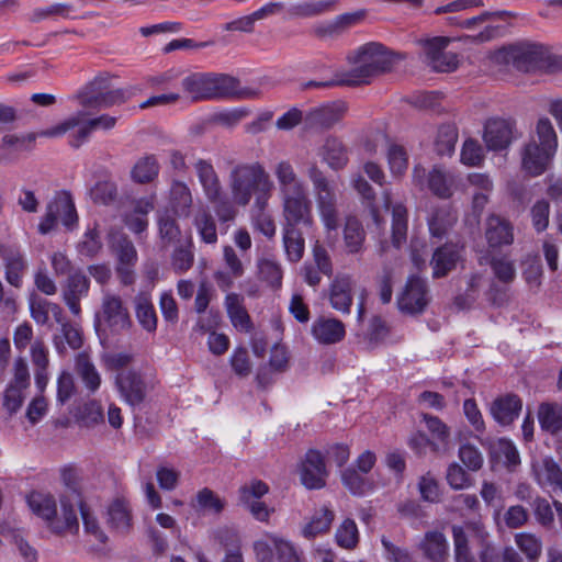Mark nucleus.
Returning <instances> with one entry per match:
<instances>
[{"label":"nucleus","instance_id":"473e14b6","mask_svg":"<svg viewBox=\"0 0 562 562\" xmlns=\"http://www.w3.org/2000/svg\"><path fill=\"white\" fill-rule=\"evenodd\" d=\"M344 246L347 254L356 255L364 248L366 231L355 216H348L344 226Z\"/></svg>","mask_w":562,"mask_h":562},{"label":"nucleus","instance_id":"58836bf2","mask_svg":"<svg viewBox=\"0 0 562 562\" xmlns=\"http://www.w3.org/2000/svg\"><path fill=\"white\" fill-rule=\"evenodd\" d=\"M170 202L175 213L188 217L192 206V194L189 187L181 181H175L170 189Z\"/></svg>","mask_w":562,"mask_h":562},{"label":"nucleus","instance_id":"37998d69","mask_svg":"<svg viewBox=\"0 0 562 562\" xmlns=\"http://www.w3.org/2000/svg\"><path fill=\"white\" fill-rule=\"evenodd\" d=\"M76 371L87 389L91 392H95L99 389L101 384L100 374L87 355H78L76 359Z\"/></svg>","mask_w":562,"mask_h":562},{"label":"nucleus","instance_id":"a19ab883","mask_svg":"<svg viewBox=\"0 0 562 562\" xmlns=\"http://www.w3.org/2000/svg\"><path fill=\"white\" fill-rule=\"evenodd\" d=\"M490 454L493 459L503 462L507 467L519 464V453L514 443L507 439H497L490 443Z\"/></svg>","mask_w":562,"mask_h":562},{"label":"nucleus","instance_id":"4be33fe9","mask_svg":"<svg viewBox=\"0 0 562 562\" xmlns=\"http://www.w3.org/2000/svg\"><path fill=\"white\" fill-rule=\"evenodd\" d=\"M513 138V125L506 120L492 119L485 123L483 139L491 150L507 148Z\"/></svg>","mask_w":562,"mask_h":562},{"label":"nucleus","instance_id":"a211bd4d","mask_svg":"<svg viewBox=\"0 0 562 562\" xmlns=\"http://www.w3.org/2000/svg\"><path fill=\"white\" fill-rule=\"evenodd\" d=\"M90 290V280L81 271H76L67 277L61 284V297L69 311L75 316H80V301L87 296Z\"/></svg>","mask_w":562,"mask_h":562},{"label":"nucleus","instance_id":"423d86ee","mask_svg":"<svg viewBox=\"0 0 562 562\" xmlns=\"http://www.w3.org/2000/svg\"><path fill=\"white\" fill-rule=\"evenodd\" d=\"M282 214L312 212V201L304 180L297 175L289 160H281L273 167Z\"/></svg>","mask_w":562,"mask_h":562},{"label":"nucleus","instance_id":"f03ea898","mask_svg":"<svg viewBox=\"0 0 562 562\" xmlns=\"http://www.w3.org/2000/svg\"><path fill=\"white\" fill-rule=\"evenodd\" d=\"M181 87L186 97L192 102L227 98H256L252 89H240L238 79L216 72H193L184 77Z\"/></svg>","mask_w":562,"mask_h":562},{"label":"nucleus","instance_id":"13d9d810","mask_svg":"<svg viewBox=\"0 0 562 562\" xmlns=\"http://www.w3.org/2000/svg\"><path fill=\"white\" fill-rule=\"evenodd\" d=\"M456 562H476L471 554L468 537L460 526L452 527Z\"/></svg>","mask_w":562,"mask_h":562},{"label":"nucleus","instance_id":"bb28decb","mask_svg":"<svg viewBox=\"0 0 562 562\" xmlns=\"http://www.w3.org/2000/svg\"><path fill=\"white\" fill-rule=\"evenodd\" d=\"M0 257L5 262V279L7 281L19 288L23 271L26 268V263L20 250L14 246L0 244Z\"/></svg>","mask_w":562,"mask_h":562},{"label":"nucleus","instance_id":"6e6552de","mask_svg":"<svg viewBox=\"0 0 562 562\" xmlns=\"http://www.w3.org/2000/svg\"><path fill=\"white\" fill-rule=\"evenodd\" d=\"M307 177L312 182L316 209L322 223L328 232L336 231L340 223V212L334 183L316 164L310 165Z\"/></svg>","mask_w":562,"mask_h":562},{"label":"nucleus","instance_id":"69168bd1","mask_svg":"<svg viewBox=\"0 0 562 562\" xmlns=\"http://www.w3.org/2000/svg\"><path fill=\"white\" fill-rule=\"evenodd\" d=\"M423 419L434 438H436L442 448L446 449L450 439L449 427L437 416L423 414Z\"/></svg>","mask_w":562,"mask_h":562},{"label":"nucleus","instance_id":"cd10ccee","mask_svg":"<svg viewBox=\"0 0 562 562\" xmlns=\"http://www.w3.org/2000/svg\"><path fill=\"white\" fill-rule=\"evenodd\" d=\"M318 154L323 161L333 170L345 168L349 161L347 147L336 137H327Z\"/></svg>","mask_w":562,"mask_h":562},{"label":"nucleus","instance_id":"f704fd0d","mask_svg":"<svg viewBox=\"0 0 562 562\" xmlns=\"http://www.w3.org/2000/svg\"><path fill=\"white\" fill-rule=\"evenodd\" d=\"M194 169L205 196H216L218 190L223 188L213 165L209 160L198 159L194 164Z\"/></svg>","mask_w":562,"mask_h":562},{"label":"nucleus","instance_id":"e433bc0d","mask_svg":"<svg viewBox=\"0 0 562 562\" xmlns=\"http://www.w3.org/2000/svg\"><path fill=\"white\" fill-rule=\"evenodd\" d=\"M135 314L146 331L154 333L157 329V315L148 294L139 293L135 296Z\"/></svg>","mask_w":562,"mask_h":562},{"label":"nucleus","instance_id":"2f4dec72","mask_svg":"<svg viewBox=\"0 0 562 562\" xmlns=\"http://www.w3.org/2000/svg\"><path fill=\"white\" fill-rule=\"evenodd\" d=\"M225 307L233 326L245 333L252 329V323L248 312L243 305V297L237 293H229L225 297Z\"/></svg>","mask_w":562,"mask_h":562},{"label":"nucleus","instance_id":"39448f33","mask_svg":"<svg viewBox=\"0 0 562 562\" xmlns=\"http://www.w3.org/2000/svg\"><path fill=\"white\" fill-rule=\"evenodd\" d=\"M61 515H57L56 501L50 494L32 493L27 503L31 510L47 522L48 529L58 536L67 532L77 535L79 520L75 508L71 507V499L68 496H60Z\"/></svg>","mask_w":562,"mask_h":562},{"label":"nucleus","instance_id":"9d476101","mask_svg":"<svg viewBox=\"0 0 562 562\" xmlns=\"http://www.w3.org/2000/svg\"><path fill=\"white\" fill-rule=\"evenodd\" d=\"M81 122V116H69L59 124L41 131L38 133H27L23 135L7 134L0 143V165H10L18 159V153L22 150H31L33 144L38 136L55 138L74 130Z\"/></svg>","mask_w":562,"mask_h":562},{"label":"nucleus","instance_id":"b1692460","mask_svg":"<svg viewBox=\"0 0 562 562\" xmlns=\"http://www.w3.org/2000/svg\"><path fill=\"white\" fill-rule=\"evenodd\" d=\"M532 472L539 485L562 493V470L552 458H542L535 461Z\"/></svg>","mask_w":562,"mask_h":562},{"label":"nucleus","instance_id":"bf43d9fd","mask_svg":"<svg viewBox=\"0 0 562 562\" xmlns=\"http://www.w3.org/2000/svg\"><path fill=\"white\" fill-rule=\"evenodd\" d=\"M61 480L66 486V491L60 496H68L71 499V507L83 502L79 492V477L77 471L74 469H64L61 472Z\"/></svg>","mask_w":562,"mask_h":562},{"label":"nucleus","instance_id":"1a4fd4ad","mask_svg":"<svg viewBox=\"0 0 562 562\" xmlns=\"http://www.w3.org/2000/svg\"><path fill=\"white\" fill-rule=\"evenodd\" d=\"M113 76L103 72L89 81L76 95L85 110H100L126 102L132 93L128 89L112 88Z\"/></svg>","mask_w":562,"mask_h":562},{"label":"nucleus","instance_id":"393cba45","mask_svg":"<svg viewBox=\"0 0 562 562\" xmlns=\"http://www.w3.org/2000/svg\"><path fill=\"white\" fill-rule=\"evenodd\" d=\"M522 408L521 400L515 394H506L495 398L490 412L493 418L503 426L510 425Z\"/></svg>","mask_w":562,"mask_h":562},{"label":"nucleus","instance_id":"2eb2a0df","mask_svg":"<svg viewBox=\"0 0 562 562\" xmlns=\"http://www.w3.org/2000/svg\"><path fill=\"white\" fill-rule=\"evenodd\" d=\"M429 301V289L426 281L418 277H409L397 299V306L405 314L417 315L425 311Z\"/></svg>","mask_w":562,"mask_h":562},{"label":"nucleus","instance_id":"c9c22d12","mask_svg":"<svg viewBox=\"0 0 562 562\" xmlns=\"http://www.w3.org/2000/svg\"><path fill=\"white\" fill-rule=\"evenodd\" d=\"M335 514L327 506L316 509L312 515L308 522L302 528V535L306 539L315 538L318 535L325 533L329 530L334 521Z\"/></svg>","mask_w":562,"mask_h":562},{"label":"nucleus","instance_id":"0eeeda50","mask_svg":"<svg viewBox=\"0 0 562 562\" xmlns=\"http://www.w3.org/2000/svg\"><path fill=\"white\" fill-rule=\"evenodd\" d=\"M133 325L128 307L122 296L110 290L102 292L99 310L94 315V327L101 339L126 333Z\"/></svg>","mask_w":562,"mask_h":562},{"label":"nucleus","instance_id":"49530a36","mask_svg":"<svg viewBox=\"0 0 562 562\" xmlns=\"http://www.w3.org/2000/svg\"><path fill=\"white\" fill-rule=\"evenodd\" d=\"M89 196L95 204L110 205L117 198V184L110 179L100 180L89 190Z\"/></svg>","mask_w":562,"mask_h":562},{"label":"nucleus","instance_id":"864d4df0","mask_svg":"<svg viewBox=\"0 0 562 562\" xmlns=\"http://www.w3.org/2000/svg\"><path fill=\"white\" fill-rule=\"evenodd\" d=\"M341 481L353 495H363L371 488L369 480L353 468H348L341 472Z\"/></svg>","mask_w":562,"mask_h":562},{"label":"nucleus","instance_id":"412c9836","mask_svg":"<svg viewBox=\"0 0 562 562\" xmlns=\"http://www.w3.org/2000/svg\"><path fill=\"white\" fill-rule=\"evenodd\" d=\"M461 259V249L457 244L446 243L437 247L430 259L432 277L436 279L448 276L456 269L457 263Z\"/></svg>","mask_w":562,"mask_h":562},{"label":"nucleus","instance_id":"8fccbe9b","mask_svg":"<svg viewBox=\"0 0 562 562\" xmlns=\"http://www.w3.org/2000/svg\"><path fill=\"white\" fill-rule=\"evenodd\" d=\"M77 506L80 510L85 532L93 537L98 542L105 543L108 541V536L101 528L90 507L85 502L78 504Z\"/></svg>","mask_w":562,"mask_h":562},{"label":"nucleus","instance_id":"774afa93","mask_svg":"<svg viewBox=\"0 0 562 562\" xmlns=\"http://www.w3.org/2000/svg\"><path fill=\"white\" fill-rule=\"evenodd\" d=\"M231 367L236 375L246 378L251 373L252 363L245 347H238L231 357Z\"/></svg>","mask_w":562,"mask_h":562},{"label":"nucleus","instance_id":"680f3d73","mask_svg":"<svg viewBox=\"0 0 562 562\" xmlns=\"http://www.w3.org/2000/svg\"><path fill=\"white\" fill-rule=\"evenodd\" d=\"M458 140V133L453 126H441L436 139V150L439 155H451Z\"/></svg>","mask_w":562,"mask_h":562},{"label":"nucleus","instance_id":"c85d7f7f","mask_svg":"<svg viewBox=\"0 0 562 562\" xmlns=\"http://www.w3.org/2000/svg\"><path fill=\"white\" fill-rule=\"evenodd\" d=\"M109 247L116 256L117 262H137V250L133 241L121 229H111L109 232Z\"/></svg>","mask_w":562,"mask_h":562},{"label":"nucleus","instance_id":"a18cd8bd","mask_svg":"<svg viewBox=\"0 0 562 562\" xmlns=\"http://www.w3.org/2000/svg\"><path fill=\"white\" fill-rule=\"evenodd\" d=\"M159 236L162 241V247L177 245L182 243L181 231L177 221L169 214H162L158 218Z\"/></svg>","mask_w":562,"mask_h":562},{"label":"nucleus","instance_id":"603ef678","mask_svg":"<svg viewBox=\"0 0 562 562\" xmlns=\"http://www.w3.org/2000/svg\"><path fill=\"white\" fill-rule=\"evenodd\" d=\"M61 336H54V345L59 352H64L65 346L63 339L71 349H79L82 346V334L79 327L70 322L64 324L60 328Z\"/></svg>","mask_w":562,"mask_h":562},{"label":"nucleus","instance_id":"20e7f679","mask_svg":"<svg viewBox=\"0 0 562 562\" xmlns=\"http://www.w3.org/2000/svg\"><path fill=\"white\" fill-rule=\"evenodd\" d=\"M351 68L341 71V81L348 87L369 85L373 78L390 71L393 67L391 53L380 43L362 45L348 56Z\"/></svg>","mask_w":562,"mask_h":562},{"label":"nucleus","instance_id":"052dcab7","mask_svg":"<svg viewBox=\"0 0 562 562\" xmlns=\"http://www.w3.org/2000/svg\"><path fill=\"white\" fill-rule=\"evenodd\" d=\"M481 274H471L468 280V286L463 294H459L454 299V304L459 310L470 308L479 296V289L481 284Z\"/></svg>","mask_w":562,"mask_h":562},{"label":"nucleus","instance_id":"f8f14e48","mask_svg":"<svg viewBox=\"0 0 562 562\" xmlns=\"http://www.w3.org/2000/svg\"><path fill=\"white\" fill-rule=\"evenodd\" d=\"M283 215V244L288 258L296 262L301 260L304 254L303 231H310L314 227V217L312 212L292 213Z\"/></svg>","mask_w":562,"mask_h":562},{"label":"nucleus","instance_id":"c03bdc74","mask_svg":"<svg viewBox=\"0 0 562 562\" xmlns=\"http://www.w3.org/2000/svg\"><path fill=\"white\" fill-rule=\"evenodd\" d=\"M206 199L213 204L214 212L221 222H229L236 217L238 212L237 204L232 195L229 198L224 193L223 189L218 190L216 196L207 195Z\"/></svg>","mask_w":562,"mask_h":562},{"label":"nucleus","instance_id":"3c124183","mask_svg":"<svg viewBox=\"0 0 562 562\" xmlns=\"http://www.w3.org/2000/svg\"><path fill=\"white\" fill-rule=\"evenodd\" d=\"M194 225L201 239L204 243L215 244L217 241L215 221L206 210H201L198 212L194 218Z\"/></svg>","mask_w":562,"mask_h":562},{"label":"nucleus","instance_id":"4d7b16f0","mask_svg":"<svg viewBox=\"0 0 562 562\" xmlns=\"http://www.w3.org/2000/svg\"><path fill=\"white\" fill-rule=\"evenodd\" d=\"M453 179L450 175H446L439 169H434L428 177L429 189L440 198H449L451 195V186Z\"/></svg>","mask_w":562,"mask_h":562},{"label":"nucleus","instance_id":"72a5a7b5","mask_svg":"<svg viewBox=\"0 0 562 562\" xmlns=\"http://www.w3.org/2000/svg\"><path fill=\"white\" fill-rule=\"evenodd\" d=\"M160 165L155 155H145L136 160L131 169L130 176L133 182L147 184L153 182L159 175Z\"/></svg>","mask_w":562,"mask_h":562},{"label":"nucleus","instance_id":"6e6d98bb","mask_svg":"<svg viewBox=\"0 0 562 562\" xmlns=\"http://www.w3.org/2000/svg\"><path fill=\"white\" fill-rule=\"evenodd\" d=\"M101 249L102 243L97 226L87 229L83 234L82 240L77 245L78 254L87 258L95 257Z\"/></svg>","mask_w":562,"mask_h":562},{"label":"nucleus","instance_id":"9b49d317","mask_svg":"<svg viewBox=\"0 0 562 562\" xmlns=\"http://www.w3.org/2000/svg\"><path fill=\"white\" fill-rule=\"evenodd\" d=\"M72 231L78 224V214L75 202L67 191L57 192L47 203L45 214L38 224V233L46 235L56 228L58 222Z\"/></svg>","mask_w":562,"mask_h":562},{"label":"nucleus","instance_id":"de8ad7c7","mask_svg":"<svg viewBox=\"0 0 562 562\" xmlns=\"http://www.w3.org/2000/svg\"><path fill=\"white\" fill-rule=\"evenodd\" d=\"M336 543L344 549H355L359 542V531L353 519L346 518L335 532Z\"/></svg>","mask_w":562,"mask_h":562},{"label":"nucleus","instance_id":"0e129e2a","mask_svg":"<svg viewBox=\"0 0 562 562\" xmlns=\"http://www.w3.org/2000/svg\"><path fill=\"white\" fill-rule=\"evenodd\" d=\"M516 544L530 561H537L541 555V541L531 533H518L515 537Z\"/></svg>","mask_w":562,"mask_h":562},{"label":"nucleus","instance_id":"c756f323","mask_svg":"<svg viewBox=\"0 0 562 562\" xmlns=\"http://www.w3.org/2000/svg\"><path fill=\"white\" fill-rule=\"evenodd\" d=\"M527 140H535L536 145L553 153H557L559 146L557 131L551 120L547 116H540L536 121Z\"/></svg>","mask_w":562,"mask_h":562},{"label":"nucleus","instance_id":"f257e3e1","mask_svg":"<svg viewBox=\"0 0 562 562\" xmlns=\"http://www.w3.org/2000/svg\"><path fill=\"white\" fill-rule=\"evenodd\" d=\"M227 182L237 206H247L255 195V206L262 209L274 189L269 172L259 161L232 162Z\"/></svg>","mask_w":562,"mask_h":562},{"label":"nucleus","instance_id":"aec40b11","mask_svg":"<svg viewBox=\"0 0 562 562\" xmlns=\"http://www.w3.org/2000/svg\"><path fill=\"white\" fill-rule=\"evenodd\" d=\"M485 239L491 250H498L514 243V225L498 215H491L486 220Z\"/></svg>","mask_w":562,"mask_h":562},{"label":"nucleus","instance_id":"a878e982","mask_svg":"<svg viewBox=\"0 0 562 562\" xmlns=\"http://www.w3.org/2000/svg\"><path fill=\"white\" fill-rule=\"evenodd\" d=\"M353 285L355 282L349 276H338L334 279L329 292V302L334 310L344 314L350 313Z\"/></svg>","mask_w":562,"mask_h":562},{"label":"nucleus","instance_id":"09e8293b","mask_svg":"<svg viewBox=\"0 0 562 562\" xmlns=\"http://www.w3.org/2000/svg\"><path fill=\"white\" fill-rule=\"evenodd\" d=\"M192 507L198 512L220 514L224 508V502L210 488L198 492Z\"/></svg>","mask_w":562,"mask_h":562},{"label":"nucleus","instance_id":"5fc2aeb1","mask_svg":"<svg viewBox=\"0 0 562 562\" xmlns=\"http://www.w3.org/2000/svg\"><path fill=\"white\" fill-rule=\"evenodd\" d=\"M494 276L503 283H512L516 278L514 261L506 256H492L490 260Z\"/></svg>","mask_w":562,"mask_h":562},{"label":"nucleus","instance_id":"7ed1b4c3","mask_svg":"<svg viewBox=\"0 0 562 562\" xmlns=\"http://www.w3.org/2000/svg\"><path fill=\"white\" fill-rule=\"evenodd\" d=\"M407 239V210L402 204H395L392 209V240H381L378 246V256L382 260L383 271L379 277V297L383 304H387L393 295V266L400 263V249Z\"/></svg>","mask_w":562,"mask_h":562},{"label":"nucleus","instance_id":"338daca9","mask_svg":"<svg viewBox=\"0 0 562 562\" xmlns=\"http://www.w3.org/2000/svg\"><path fill=\"white\" fill-rule=\"evenodd\" d=\"M390 334V327L380 316H373L370 319L367 340L371 347H376L385 340Z\"/></svg>","mask_w":562,"mask_h":562},{"label":"nucleus","instance_id":"6ab92c4d","mask_svg":"<svg viewBox=\"0 0 562 562\" xmlns=\"http://www.w3.org/2000/svg\"><path fill=\"white\" fill-rule=\"evenodd\" d=\"M120 394L131 406H137L146 398L148 387L143 376L135 371H123L116 376Z\"/></svg>","mask_w":562,"mask_h":562},{"label":"nucleus","instance_id":"f3484780","mask_svg":"<svg viewBox=\"0 0 562 562\" xmlns=\"http://www.w3.org/2000/svg\"><path fill=\"white\" fill-rule=\"evenodd\" d=\"M328 472L324 457L317 450L311 449L300 464L302 484L308 490H318L325 486Z\"/></svg>","mask_w":562,"mask_h":562},{"label":"nucleus","instance_id":"4468645a","mask_svg":"<svg viewBox=\"0 0 562 562\" xmlns=\"http://www.w3.org/2000/svg\"><path fill=\"white\" fill-rule=\"evenodd\" d=\"M504 59L520 71L529 72L543 68L547 64L546 52L540 45L517 44L502 52Z\"/></svg>","mask_w":562,"mask_h":562},{"label":"nucleus","instance_id":"5701e85b","mask_svg":"<svg viewBox=\"0 0 562 562\" xmlns=\"http://www.w3.org/2000/svg\"><path fill=\"white\" fill-rule=\"evenodd\" d=\"M312 336L321 345H334L341 341L346 336L345 324L333 317H318L314 321Z\"/></svg>","mask_w":562,"mask_h":562},{"label":"nucleus","instance_id":"e2e57ef3","mask_svg":"<svg viewBox=\"0 0 562 562\" xmlns=\"http://www.w3.org/2000/svg\"><path fill=\"white\" fill-rule=\"evenodd\" d=\"M450 38L446 36H437L432 38L420 40L419 43L424 48L427 64L431 67L435 60L445 52L450 43Z\"/></svg>","mask_w":562,"mask_h":562},{"label":"nucleus","instance_id":"7c9ffc66","mask_svg":"<svg viewBox=\"0 0 562 562\" xmlns=\"http://www.w3.org/2000/svg\"><path fill=\"white\" fill-rule=\"evenodd\" d=\"M426 559L430 562H443L448 557V542L443 533L428 531L419 543Z\"/></svg>","mask_w":562,"mask_h":562},{"label":"nucleus","instance_id":"dca6fc26","mask_svg":"<svg viewBox=\"0 0 562 562\" xmlns=\"http://www.w3.org/2000/svg\"><path fill=\"white\" fill-rule=\"evenodd\" d=\"M555 154L536 145L535 140H526L519 149L520 168L530 177L541 176L549 169Z\"/></svg>","mask_w":562,"mask_h":562},{"label":"nucleus","instance_id":"79ce46f5","mask_svg":"<svg viewBox=\"0 0 562 562\" xmlns=\"http://www.w3.org/2000/svg\"><path fill=\"white\" fill-rule=\"evenodd\" d=\"M194 262V255L192 251V243L190 239H184L182 243L175 245L171 254V267L177 274L184 273Z\"/></svg>","mask_w":562,"mask_h":562},{"label":"nucleus","instance_id":"ea45409f","mask_svg":"<svg viewBox=\"0 0 562 562\" xmlns=\"http://www.w3.org/2000/svg\"><path fill=\"white\" fill-rule=\"evenodd\" d=\"M538 419L542 429L557 434L562 430V407L558 404H541Z\"/></svg>","mask_w":562,"mask_h":562},{"label":"nucleus","instance_id":"4c0bfd02","mask_svg":"<svg viewBox=\"0 0 562 562\" xmlns=\"http://www.w3.org/2000/svg\"><path fill=\"white\" fill-rule=\"evenodd\" d=\"M132 522L131 510L121 498L114 499L108 508V524L119 532H126Z\"/></svg>","mask_w":562,"mask_h":562},{"label":"nucleus","instance_id":"ddd939ff","mask_svg":"<svg viewBox=\"0 0 562 562\" xmlns=\"http://www.w3.org/2000/svg\"><path fill=\"white\" fill-rule=\"evenodd\" d=\"M348 106L341 100L311 108L305 112L304 128L324 132L333 128L346 115Z\"/></svg>","mask_w":562,"mask_h":562}]
</instances>
